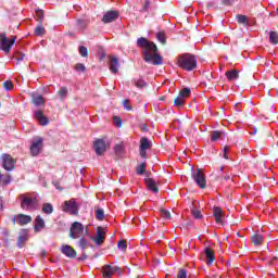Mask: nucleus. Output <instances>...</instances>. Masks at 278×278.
I'll use <instances>...</instances> for the list:
<instances>
[{
	"label": "nucleus",
	"mask_w": 278,
	"mask_h": 278,
	"mask_svg": "<svg viewBox=\"0 0 278 278\" xmlns=\"http://www.w3.org/2000/svg\"><path fill=\"white\" fill-rule=\"evenodd\" d=\"M121 16V13L115 10L106 11L102 17V23L108 25L109 23H114Z\"/></svg>",
	"instance_id": "11"
},
{
	"label": "nucleus",
	"mask_w": 278,
	"mask_h": 278,
	"mask_svg": "<svg viewBox=\"0 0 278 278\" xmlns=\"http://www.w3.org/2000/svg\"><path fill=\"white\" fill-rule=\"evenodd\" d=\"M61 251L63 255L70 257L71 260H75L77 257V251H75V249H73L71 245H63Z\"/></svg>",
	"instance_id": "15"
},
{
	"label": "nucleus",
	"mask_w": 278,
	"mask_h": 278,
	"mask_svg": "<svg viewBox=\"0 0 278 278\" xmlns=\"http://www.w3.org/2000/svg\"><path fill=\"white\" fill-rule=\"evenodd\" d=\"M78 243H79V247L83 249V251H86V245L88 244V241H86V238H80Z\"/></svg>",
	"instance_id": "51"
},
{
	"label": "nucleus",
	"mask_w": 278,
	"mask_h": 278,
	"mask_svg": "<svg viewBox=\"0 0 278 278\" xmlns=\"http://www.w3.org/2000/svg\"><path fill=\"white\" fill-rule=\"evenodd\" d=\"M63 212H67V214H71L72 216H77V214H79V206H77L75 199L63 203Z\"/></svg>",
	"instance_id": "7"
},
{
	"label": "nucleus",
	"mask_w": 278,
	"mask_h": 278,
	"mask_svg": "<svg viewBox=\"0 0 278 278\" xmlns=\"http://www.w3.org/2000/svg\"><path fill=\"white\" fill-rule=\"evenodd\" d=\"M137 47L142 49V58L148 64H153V66H161V64H164V59L160 55V50L155 42L149 41V39L144 37H140L137 39Z\"/></svg>",
	"instance_id": "1"
},
{
	"label": "nucleus",
	"mask_w": 278,
	"mask_h": 278,
	"mask_svg": "<svg viewBox=\"0 0 278 278\" xmlns=\"http://www.w3.org/2000/svg\"><path fill=\"white\" fill-rule=\"evenodd\" d=\"M41 257H47V251H41Z\"/></svg>",
	"instance_id": "60"
},
{
	"label": "nucleus",
	"mask_w": 278,
	"mask_h": 278,
	"mask_svg": "<svg viewBox=\"0 0 278 278\" xmlns=\"http://www.w3.org/2000/svg\"><path fill=\"white\" fill-rule=\"evenodd\" d=\"M27 240H29L27 235L18 236V238H17V247H18V249H23V247H25V242H27Z\"/></svg>",
	"instance_id": "28"
},
{
	"label": "nucleus",
	"mask_w": 278,
	"mask_h": 278,
	"mask_svg": "<svg viewBox=\"0 0 278 278\" xmlns=\"http://www.w3.org/2000/svg\"><path fill=\"white\" fill-rule=\"evenodd\" d=\"M43 214H53V205L51 203H45L42 205Z\"/></svg>",
	"instance_id": "36"
},
{
	"label": "nucleus",
	"mask_w": 278,
	"mask_h": 278,
	"mask_svg": "<svg viewBox=\"0 0 278 278\" xmlns=\"http://www.w3.org/2000/svg\"><path fill=\"white\" fill-rule=\"evenodd\" d=\"M179 96L182 99H186V98L190 97V88L185 87L182 90L179 91Z\"/></svg>",
	"instance_id": "42"
},
{
	"label": "nucleus",
	"mask_w": 278,
	"mask_h": 278,
	"mask_svg": "<svg viewBox=\"0 0 278 278\" xmlns=\"http://www.w3.org/2000/svg\"><path fill=\"white\" fill-rule=\"evenodd\" d=\"M93 151L96 152V155H99L100 157L105 155V151H108V143H105V140L97 139L93 142Z\"/></svg>",
	"instance_id": "9"
},
{
	"label": "nucleus",
	"mask_w": 278,
	"mask_h": 278,
	"mask_svg": "<svg viewBox=\"0 0 278 278\" xmlns=\"http://www.w3.org/2000/svg\"><path fill=\"white\" fill-rule=\"evenodd\" d=\"M223 138V131L214 130L211 134V142H216V140H220Z\"/></svg>",
	"instance_id": "30"
},
{
	"label": "nucleus",
	"mask_w": 278,
	"mask_h": 278,
	"mask_svg": "<svg viewBox=\"0 0 278 278\" xmlns=\"http://www.w3.org/2000/svg\"><path fill=\"white\" fill-rule=\"evenodd\" d=\"M96 218H97V220H104L105 211H103V208H97L96 210Z\"/></svg>",
	"instance_id": "38"
},
{
	"label": "nucleus",
	"mask_w": 278,
	"mask_h": 278,
	"mask_svg": "<svg viewBox=\"0 0 278 278\" xmlns=\"http://www.w3.org/2000/svg\"><path fill=\"white\" fill-rule=\"evenodd\" d=\"M59 97V101H64L66 97H68V88L66 87H61L60 90L56 92Z\"/></svg>",
	"instance_id": "26"
},
{
	"label": "nucleus",
	"mask_w": 278,
	"mask_h": 278,
	"mask_svg": "<svg viewBox=\"0 0 278 278\" xmlns=\"http://www.w3.org/2000/svg\"><path fill=\"white\" fill-rule=\"evenodd\" d=\"M16 60L17 62H23V60H25V54L17 56Z\"/></svg>",
	"instance_id": "58"
},
{
	"label": "nucleus",
	"mask_w": 278,
	"mask_h": 278,
	"mask_svg": "<svg viewBox=\"0 0 278 278\" xmlns=\"http://www.w3.org/2000/svg\"><path fill=\"white\" fill-rule=\"evenodd\" d=\"M193 180L195 184L203 189L207 188V180L205 179V174L203 169H198L197 173L192 174Z\"/></svg>",
	"instance_id": "10"
},
{
	"label": "nucleus",
	"mask_w": 278,
	"mask_h": 278,
	"mask_svg": "<svg viewBox=\"0 0 278 278\" xmlns=\"http://www.w3.org/2000/svg\"><path fill=\"white\" fill-rule=\"evenodd\" d=\"M156 39L159 40V42H161V45H166V33L159 31L156 34Z\"/></svg>",
	"instance_id": "37"
},
{
	"label": "nucleus",
	"mask_w": 278,
	"mask_h": 278,
	"mask_svg": "<svg viewBox=\"0 0 278 278\" xmlns=\"http://www.w3.org/2000/svg\"><path fill=\"white\" fill-rule=\"evenodd\" d=\"M269 42L270 45H278V33L275 30L269 31Z\"/></svg>",
	"instance_id": "31"
},
{
	"label": "nucleus",
	"mask_w": 278,
	"mask_h": 278,
	"mask_svg": "<svg viewBox=\"0 0 278 278\" xmlns=\"http://www.w3.org/2000/svg\"><path fill=\"white\" fill-rule=\"evenodd\" d=\"M45 227H46L45 219H42V216L37 215L35 218L34 230L36 231V233H38L41 229H45Z\"/></svg>",
	"instance_id": "20"
},
{
	"label": "nucleus",
	"mask_w": 278,
	"mask_h": 278,
	"mask_svg": "<svg viewBox=\"0 0 278 278\" xmlns=\"http://www.w3.org/2000/svg\"><path fill=\"white\" fill-rule=\"evenodd\" d=\"M144 182L147 185L148 190H150L151 192H160V188H157V182H155L153 178H146Z\"/></svg>",
	"instance_id": "18"
},
{
	"label": "nucleus",
	"mask_w": 278,
	"mask_h": 278,
	"mask_svg": "<svg viewBox=\"0 0 278 278\" xmlns=\"http://www.w3.org/2000/svg\"><path fill=\"white\" fill-rule=\"evenodd\" d=\"M84 255V260H88V256L86 254H83Z\"/></svg>",
	"instance_id": "63"
},
{
	"label": "nucleus",
	"mask_w": 278,
	"mask_h": 278,
	"mask_svg": "<svg viewBox=\"0 0 278 278\" xmlns=\"http://www.w3.org/2000/svg\"><path fill=\"white\" fill-rule=\"evenodd\" d=\"M75 71H77L78 73H86V65H84L83 63H77L74 66Z\"/></svg>",
	"instance_id": "43"
},
{
	"label": "nucleus",
	"mask_w": 278,
	"mask_h": 278,
	"mask_svg": "<svg viewBox=\"0 0 278 278\" xmlns=\"http://www.w3.org/2000/svg\"><path fill=\"white\" fill-rule=\"evenodd\" d=\"M142 131H147V126L141 127Z\"/></svg>",
	"instance_id": "62"
},
{
	"label": "nucleus",
	"mask_w": 278,
	"mask_h": 278,
	"mask_svg": "<svg viewBox=\"0 0 278 278\" xmlns=\"http://www.w3.org/2000/svg\"><path fill=\"white\" fill-rule=\"evenodd\" d=\"M4 90H12L14 88V84H12V80H5L3 83Z\"/></svg>",
	"instance_id": "46"
},
{
	"label": "nucleus",
	"mask_w": 278,
	"mask_h": 278,
	"mask_svg": "<svg viewBox=\"0 0 278 278\" xmlns=\"http://www.w3.org/2000/svg\"><path fill=\"white\" fill-rule=\"evenodd\" d=\"M139 151H140V156L141 157H147V150H141V149H139Z\"/></svg>",
	"instance_id": "57"
},
{
	"label": "nucleus",
	"mask_w": 278,
	"mask_h": 278,
	"mask_svg": "<svg viewBox=\"0 0 278 278\" xmlns=\"http://www.w3.org/2000/svg\"><path fill=\"white\" fill-rule=\"evenodd\" d=\"M2 233L4 236L3 240H4L5 247H8V248L12 247L13 240L10 239V230H4Z\"/></svg>",
	"instance_id": "32"
},
{
	"label": "nucleus",
	"mask_w": 278,
	"mask_h": 278,
	"mask_svg": "<svg viewBox=\"0 0 278 278\" xmlns=\"http://www.w3.org/2000/svg\"><path fill=\"white\" fill-rule=\"evenodd\" d=\"M174 105H176V108H184V105H186V99L178 94L174 100Z\"/></svg>",
	"instance_id": "29"
},
{
	"label": "nucleus",
	"mask_w": 278,
	"mask_h": 278,
	"mask_svg": "<svg viewBox=\"0 0 278 278\" xmlns=\"http://www.w3.org/2000/svg\"><path fill=\"white\" fill-rule=\"evenodd\" d=\"M37 21L40 25H42V21H45V12L42 10L36 11Z\"/></svg>",
	"instance_id": "41"
},
{
	"label": "nucleus",
	"mask_w": 278,
	"mask_h": 278,
	"mask_svg": "<svg viewBox=\"0 0 278 278\" xmlns=\"http://www.w3.org/2000/svg\"><path fill=\"white\" fill-rule=\"evenodd\" d=\"M77 25L80 27V29H86V27H88V23H86L84 20H78Z\"/></svg>",
	"instance_id": "53"
},
{
	"label": "nucleus",
	"mask_w": 278,
	"mask_h": 278,
	"mask_svg": "<svg viewBox=\"0 0 278 278\" xmlns=\"http://www.w3.org/2000/svg\"><path fill=\"white\" fill-rule=\"evenodd\" d=\"M224 5H233L236 3V0H223Z\"/></svg>",
	"instance_id": "56"
},
{
	"label": "nucleus",
	"mask_w": 278,
	"mask_h": 278,
	"mask_svg": "<svg viewBox=\"0 0 278 278\" xmlns=\"http://www.w3.org/2000/svg\"><path fill=\"white\" fill-rule=\"evenodd\" d=\"M45 147V139L42 137H35L31 141L29 151L33 157H37L40 155L42 148Z\"/></svg>",
	"instance_id": "4"
},
{
	"label": "nucleus",
	"mask_w": 278,
	"mask_h": 278,
	"mask_svg": "<svg viewBox=\"0 0 278 278\" xmlns=\"http://www.w3.org/2000/svg\"><path fill=\"white\" fill-rule=\"evenodd\" d=\"M1 179H3V175L0 174V184H1Z\"/></svg>",
	"instance_id": "64"
},
{
	"label": "nucleus",
	"mask_w": 278,
	"mask_h": 278,
	"mask_svg": "<svg viewBox=\"0 0 278 278\" xmlns=\"http://www.w3.org/2000/svg\"><path fill=\"white\" fill-rule=\"evenodd\" d=\"M47 34V30L45 29V27H42V24H39L34 31L35 36H45Z\"/></svg>",
	"instance_id": "33"
},
{
	"label": "nucleus",
	"mask_w": 278,
	"mask_h": 278,
	"mask_svg": "<svg viewBox=\"0 0 278 278\" xmlns=\"http://www.w3.org/2000/svg\"><path fill=\"white\" fill-rule=\"evenodd\" d=\"M111 270L112 273H117L118 275H121V273L123 271V269L118 266H111Z\"/></svg>",
	"instance_id": "54"
},
{
	"label": "nucleus",
	"mask_w": 278,
	"mask_h": 278,
	"mask_svg": "<svg viewBox=\"0 0 278 278\" xmlns=\"http://www.w3.org/2000/svg\"><path fill=\"white\" fill-rule=\"evenodd\" d=\"M113 275V271H112V266L111 265H105L103 267V277L104 278H111Z\"/></svg>",
	"instance_id": "34"
},
{
	"label": "nucleus",
	"mask_w": 278,
	"mask_h": 278,
	"mask_svg": "<svg viewBox=\"0 0 278 278\" xmlns=\"http://www.w3.org/2000/svg\"><path fill=\"white\" fill-rule=\"evenodd\" d=\"M161 217L164 218V220H170L173 217L170 215V211L166 210V208H161Z\"/></svg>",
	"instance_id": "35"
},
{
	"label": "nucleus",
	"mask_w": 278,
	"mask_h": 278,
	"mask_svg": "<svg viewBox=\"0 0 278 278\" xmlns=\"http://www.w3.org/2000/svg\"><path fill=\"white\" fill-rule=\"evenodd\" d=\"M204 253L206 255V264L207 266H212L214 264L216 256L214 255V250L212 248H205Z\"/></svg>",
	"instance_id": "17"
},
{
	"label": "nucleus",
	"mask_w": 278,
	"mask_h": 278,
	"mask_svg": "<svg viewBox=\"0 0 278 278\" xmlns=\"http://www.w3.org/2000/svg\"><path fill=\"white\" fill-rule=\"evenodd\" d=\"M105 228L98 226L97 227V236L93 238V242L94 244H97V247H101V244H103V242H105Z\"/></svg>",
	"instance_id": "12"
},
{
	"label": "nucleus",
	"mask_w": 278,
	"mask_h": 278,
	"mask_svg": "<svg viewBox=\"0 0 278 278\" xmlns=\"http://www.w3.org/2000/svg\"><path fill=\"white\" fill-rule=\"evenodd\" d=\"M115 155H123L125 153V143L119 142L113 147Z\"/></svg>",
	"instance_id": "25"
},
{
	"label": "nucleus",
	"mask_w": 278,
	"mask_h": 278,
	"mask_svg": "<svg viewBox=\"0 0 278 278\" xmlns=\"http://www.w3.org/2000/svg\"><path fill=\"white\" fill-rule=\"evenodd\" d=\"M12 223H13V225H16V217L12 218Z\"/></svg>",
	"instance_id": "61"
},
{
	"label": "nucleus",
	"mask_w": 278,
	"mask_h": 278,
	"mask_svg": "<svg viewBox=\"0 0 278 278\" xmlns=\"http://www.w3.org/2000/svg\"><path fill=\"white\" fill-rule=\"evenodd\" d=\"M84 236V224L79 222H74L70 228V238L77 240Z\"/></svg>",
	"instance_id": "6"
},
{
	"label": "nucleus",
	"mask_w": 278,
	"mask_h": 278,
	"mask_svg": "<svg viewBox=\"0 0 278 278\" xmlns=\"http://www.w3.org/2000/svg\"><path fill=\"white\" fill-rule=\"evenodd\" d=\"M177 64L182 71H194L197 68V56L191 53H184L178 56Z\"/></svg>",
	"instance_id": "2"
},
{
	"label": "nucleus",
	"mask_w": 278,
	"mask_h": 278,
	"mask_svg": "<svg viewBox=\"0 0 278 278\" xmlns=\"http://www.w3.org/2000/svg\"><path fill=\"white\" fill-rule=\"evenodd\" d=\"M132 84L139 90H144V88H149V84L144 79H142V78L132 79Z\"/></svg>",
	"instance_id": "21"
},
{
	"label": "nucleus",
	"mask_w": 278,
	"mask_h": 278,
	"mask_svg": "<svg viewBox=\"0 0 278 278\" xmlns=\"http://www.w3.org/2000/svg\"><path fill=\"white\" fill-rule=\"evenodd\" d=\"M14 42H16V36H12L8 40V35L5 33L0 34V50L4 51V53L12 51Z\"/></svg>",
	"instance_id": "3"
},
{
	"label": "nucleus",
	"mask_w": 278,
	"mask_h": 278,
	"mask_svg": "<svg viewBox=\"0 0 278 278\" xmlns=\"http://www.w3.org/2000/svg\"><path fill=\"white\" fill-rule=\"evenodd\" d=\"M228 153H229V146H226L224 148V157H225V160H229V156H227Z\"/></svg>",
	"instance_id": "55"
},
{
	"label": "nucleus",
	"mask_w": 278,
	"mask_h": 278,
	"mask_svg": "<svg viewBox=\"0 0 278 278\" xmlns=\"http://www.w3.org/2000/svg\"><path fill=\"white\" fill-rule=\"evenodd\" d=\"M79 53H80L81 58H88V48L80 46Z\"/></svg>",
	"instance_id": "47"
},
{
	"label": "nucleus",
	"mask_w": 278,
	"mask_h": 278,
	"mask_svg": "<svg viewBox=\"0 0 278 278\" xmlns=\"http://www.w3.org/2000/svg\"><path fill=\"white\" fill-rule=\"evenodd\" d=\"M226 77L228 79V81H236V79H238L240 77V74L238 73L237 70H231L226 72Z\"/></svg>",
	"instance_id": "23"
},
{
	"label": "nucleus",
	"mask_w": 278,
	"mask_h": 278,
	"mask_svg": "<svg viewBox=\"0 0 278 278\" xmlns=\"http://www.w3.org/2000/svg\"><path fill=\"white\" fill-rule=\"evenodd\" d=\"M109 66H110L111 73H113V75H116V73H118V68L121 67V61L115 55L110 54Z\"/></svg>",
	"instance_id": "13"
},
{
	"label": "nucleus",
	"mask_w": 278,
	"mask_h": 278,
	"mask_svg": "<svg viewBox=\"0 0 278 278\" xmlns=\"http://www.w3.org/2000/svg\"><path fill=\"white\" fill-rule=\"evenodd\" d=\"M35 118L42 127L49 125V118L45 116V113L41 110L35 112Z\"/></svg>",
	"instance_id": "16"
},
{
	"label": "nucleus",
	"mask_w": 278,
	"mask_h": 278,
	"mask_svg": "<svg viewBox=\"0 0 278 278\" xmlns=\"http://www.w3.org/2000/svg\"><path fill=\"white\" fill-rule=\"evenodd\" d=\"M1 160H2V166H3L4 170H14L16 160H14V157H12V155H10L8 153H3L1 155Z\"/></svg>",
	"instance_id": "8"
},
{
	"label": "nucleus",
	"mask_w": 278,
	"mask_h": 278,
	"mask_svg": "<svg viewBox=\"0 0 278 278\" xmlns=\"http://www.w3.org/2000/svg\"><path fill=\"white\" fill-rule=\"evenodd\" d=\"M139 149L149 151V149H151V141H149L147 137L141 138Z\"/></svg>",
	"instance_id": "24"
},
{
	"label": "nucleus",
	"mask_w": 278,
	"mask_h": 278,
	"mask_svg": "<svg viewBox=\"0 0 278 278\" xmlns=\"http://www.w3.org/2000/svg\"><path fill=\"white\" fill-rule=\"evenodd\" d=\"M123 105H124L125 110H127V112H131L132 108H131V104L129 103V99H125L123 101Z\"/></svg>",
	"instance_id": "50"
},
{
	"label": "nucleus",
	"mask_w": 278,
	"mask_h": 278,
	"mask_svg": "<svg viewBox=\"0 0 278 278\" xmlns=\"http://www.w3.org/2000/svg\"><path fill=\"white\" fill-rule=\"evenodd\" d=\"M213 216L215 218V223L218 225H225L223 220H225V215L223 214V208L220 206H215L213 208Z\"/></svg>",
	"instance_id": "14"
},
{
	"label": "nucleus",
	"mask_w": 278,
	"mask_h": 278,
	"mask_svg": "<svg viewBox=\"0 0 278 278\" xmlns=\"http://www.w3.org/2000/svg\"><path fill=\"white\" fill-rule=\"evenodd\" d=\"M229 179H231V176H230V175H226V176L224 177V181H229Z\"/></svg>",
	"instance_id": "59"
},
{
	"label": "nucleus",
	"mask_w": 278,
	"mask_h": 278,
	"mask_svg": "<svg viewBox=\"0 0 278 278\" xmlns=\"http://www.w3.org/2000/svg\"><path fill=\"white\" fill-rule=\"evenodd\" d=\"M31 99H33L34 105H36L37 108L40 105H45V97H42L40 94L33 93Z\"/></svg>",
	"instance_id": "22"
},
{
	"label": "nucleus",
	"mask_w": 278,
	"mask_h": 278,
	"mask_svg": "<svg viewBox=\"0 0 278 278\" xmlns=\"http://www.w3.org/2000/svg\"><path fill=\"white\" fill-rule=\"evenodd\" d=\"M113 123H114L115 127H122L123 119L121 117H118V116H114L113 117Z\"/></svg>",
	"instance_id": "49"
},
{
	"label": "nucleus",
	"mask_w": 278,
	"mask_h": 278,
	"mask_svg": "<svg viewBox=\"0 0 278 278\" xmlns=\"http://www.w3.org/2000/svg\"><path fill=\"white\" fill-rule=\"evenodd\" d=\"M150 5L151 2H149V0H143V7L140 9V12H149Z\"/></svg>",
	"instance_id": "48"
},
{
	"label": "nucleus",
	"mask_w": 278,
	"mask_h": 278,
	"mask_svg": "<svg viewBox=\"0 0 278 278\" xmlns=\"http://www.w3.org/2000/svg\"><path fill=\"white\" fill-rule=\"evenodd\" d=\"M147 170V163L143 162L140 165L137 166V175H144Z\"/></svg>",
	"instance_id": "40"
},
{
	"label": "nucleus",
	"mask_w": 278,
	"mask_h": 278,
	"mask_svg": "<svg viewBox=\"0 0 278 278\" xmlns=\"http://www.w3.org/2000/svg\"><path fill=\"white\" fill-rule=\"evenodd\" d=\"M191 214H192L193 218H195V219H201V218H203V214H202L201 211H199V210H192V211H191Z\"/></svg>",
	"instance_id": "44"
},
{
	"label": "nucleus",
	"mask_w": 278,
	"mask_h": 278,
	"mask_svg": "<svg viewBox=\"0 0 278 278\" xmlns=\"http://www.w3.org/2000/svg\"><path fill=\"white\" fill-rule=\"evenodd\" d=\"M177 278H188V271L186 269H179Z\"/></svg>",
	"instance_id": "52"
},
{
	"label": "nucleus",
	"mask_w": 278,
	"mask_h": 278,
	"mask_svg": "<svg viewBox=\"0 0 278 278\" xmlns=\"http://www.w3.org/2000/svg\"><path fill=\"white\" fill-rule=\"evenodd\" d=\"M20 199H22L21 201L22 210H36V205H38V199L27 197L25 194H22Z\"/></svg>",
	"instance_id": "5"
},
{
	"label": "nucleus",
	"mask_w": 278,
	"mask_h": 278,
	"mask_svg": "<svg viewBox=\"0 0 278 278\" xmlns=\"http://www.w3.org/2000/svg\"><path fill=\"white\" fill-rule=\"evenodd\" d=\"M237 22L241 25H249V20L247 18V15H237Z\"/></svg>",
	"instance_id": "39"
},
{
	"label": "nucleus",
	"mask_w": 278,
	"mask_h": 278,
	"mask_svg": "<svg viewBox=\"0 0 278 278\" xmlns=\"http://www.w3.org/2000/svg\"><path fill=\"white\" fill-rule=\"evenodd\" d=\"M251 240L255 247H260L264 242V237L262 235L255 233L252 236Z\"/></svg>",
	"instance_id": "27"
},
{
	"label": "nucleus",
	"mask_w": 278,
	"mask_h": 278,
	"mask_svg": "<svg viewBox=\"0 0 278 278\" xmlns=\"http://www.w3.org/2000/svg\"><path fill=\"white\" fill-rule=\"evenodd\" d=\"M117 247H118V249H122V251H126L127 250V240L123 239V240L118 241Z\"/></svg>",
	"instance_id": "45"
},
{
	"label": "nucleus",
	"mask_w": 278,
	"mask_h": 278,
	"mask_svg": "<svg viewBox=\"0 0 278 278\" xmlns=\"http://www.w3.org/2000/svg\"><path fill=\"white\" fill-rule=\"evenodd\" d=\"M17 225H21L22 227L24 225H29L31 223V216L25 215V214H18L16 217Z\"/></svg>",
	"instance_id": "19"
}]
</instances>
